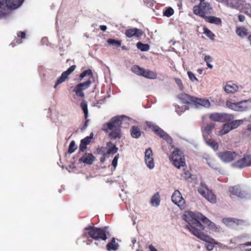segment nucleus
<instances>
[{"instance_id": "obj_25", "label": "nucleus", "mask_w": 251, "mask_h": 251, "mask_svg": "<svg viewBox=\"0 0 251 251\" xmlns=\"http://www.w3.org/2000/svg\"><path fill=\"white\" fill-rule=\"evenodd\" d=\"M142 76L148 79H155L157 77V74L152 71L144 69Z\"/></svg>"}, {"instance_id": "obj_56", "label": "nucleus", "mask_w": 251, "mask_h": 251, "mask_svg": "<svg viewBox=\"0 0 251 251\" xmlns=\"http://www.w3.org/2000/svg\"><path fill=\"white\" fill-rule=\"evenodd\" d=\"M87 145H84L81 142L80 146H79V150L81 151H84L85 149H86Z\"/></svg>"}, {"instance_id": "obj_61", "label": "nucleus", "mask_w": 251, "mask_h": 251, "mask_svg": "<svg viewBox=\"0 0 251 251\" xmlns=\"http://www.w3.org/2000/svg\"><path fill=\"white\" fill-rule=\"evenodd\" d=\"M190 176V173L188 172H187L185 173L184 174V176H182L185 178H187L189 177Z\"/></svg>"}, {"instance_id": "obj_18", "label": "nucleus", "mask_w": 251, "mask_h": 251, "mask_svg": "<svg viewBox=\"0 0 251 251\" xmlns=\"http://www.w3.org/2000/svg\"><path fill=\"white\" fill-rule=\"evenodd\" d=\"M202 224L204 225V228L207 226L209 228L213 231H217L219 230V227L215 225V224L211 222L209 219L205 217H203L202 221Z\"/></svg>"}, {"instance_id": "obj_14", "label": "nucleus", "mask_w": 251, "mask_h": 251, "mask_svg": "<svg viewBox=\"0 0 251 251\" xmlns=\"http://www.w3.org/2000/svg\"><path fill=\"white\" fill-rule=\"evenodd\" d=\"M145 162L149 169H152L154 167L153 154L151 148H148L145 152Z\"/></svg>"}, {"instance_id": "obj_16", "label": "nucleus", "mask_w": 251, "mask_h": 251, "mask_svg": "<svg viewBox=\"0 0 251 251\" xmlns=\"http://www.w3.org/2000/svg\"><path fill=\"white\" fill-rule=\"evenodd\" d=\"M178 98L181 102L184 104H193L195 97L185 94L181 93L178 96Z\"/></svg>"}, {"instance_id": "obj_7", "label": "nucleus", "mask_w": 251, "mask_h": 251, "mask_svg": "<svg viewBox=\"0 0 251 251\" xmlns=\"http://www.w3.org/2000/svg\"><path fill=\"white\" fill-rule=\"evenodd\" d=\"M146 124L149 128L154 131L160 137L165 140L167 143L170 145L172 144L173 141L171 137L162 129L151 122H147Z\"/></svg>"}, {"instance_id": "obj_5", "label": "nucleus", "mask_w": 251, "mask_h": 251, "mask_svg": "<svg viewBox=\"0 0 251 251\" xmlns=\"http://www.w3.org/2000/svg\"><path fill=\"white\" fill-rule=\"evenodd\" d=\"M170 159L174 165L177 168L184 167L185 165V158L181 151L176 149L172 153Z\"/></svg>"}, {"instance_id": "obj_64", "label": "nucleus", "mask_w": 251, "mask_h": 251, "mask_svg": "<svg viewBox=\"0 0 251 251\" xmlns=\"http://www.w3.org/2000/svg\"><path fill=\"white\" fill-rule=\"evenodd\" d=\"M241 251H251V249H247L245 250H243L242 249H240Z\"/></svg>"}, {"instance_id": "obj_17", "label": "nucleus", "mask_w": 251, "mask_h": 251, "mask_svg": "<svg viewBox=\"0 0 251 251\" xmlns=\"http://www.w3.org/2000/svg\"><path fill=\"white\" fill-rule=\"evenodd\" d=\"M193 104L197 108H199L201 106L204 107H209L210 105V103L208 100L198 99L196 97H195Z\"/></svg>"}, {"instance_id": "obj_22", "label": "nucleus", "mask_w": 251, "mask_h": 251, "mask_svg": "<svg viewBox=\"0 0 251 251\" xmlns=\"http://www.w3.org/2000/svg\"><path fill=\"white\" fill-rule=\"evenodd\" d=\"M6 5L11 9L19 7L23 2V0H5Z\"/></svg>"}, {"instance_id": "obj_11", "label": "nucleus", "mask_w": 251, "mask_h": 251, "mask_svg": "<svg viewBox=\"0 0 251 251\" xmlns=\"http://www.w3.org/2000/svg\"><path fill=\"white\" fill-rule=\"evenodd\" d=\"M172 201L181 209L185 207V202L178 190H175L172 196Z\"/></svg>"}, {"instance_id": "obj_19", "label": "nucleus", "mask_w": 251, "mask_h": 251, "mask_svg": "<svg viewBox=\"0 0 251 251\" xmlns=\"http://www.w3.org/2000/svg\"><path fill=\"white\" fill-rule=\"evenodd\" d=\"M126 35L129 38H131L133 36L139 37L143 35V32L141 30L139 29L131 28L126 30Z\"/></svg>"}, {"instance_id": "obj_34", "label": "nucleus", "mask_w": 251, "mask_h": 251, "mask_svg": "<svg viewBox=\"0 0 251 251\" xmlns=\"http://www.w3.org/2000/svg\"><path fill=\"white\" fill-rule=\"evenodd\" d=\"M5 5V0H0V18L4 17L6 15Z\"/></svg>"}, {"instance_id": "obj_15", "label": "nucleus", "mask_w": 251, "mask_h": 251, "mask_svg": "<svg viewBox=\"0 0 251 251\" xmlns=\"http://www.w3.org/2000/svg\"><path fill=\"white\" fill-rule=\"evenodd\" d=\"M76 66L72 65L68 70L62 73L60 77H59L56 80V83L54 86V88H56V87L60 84L64 82L68 77V75H70L75 69Z\"/></svg>"}, {"instance_id": "obj_28", "label": "nucleus", "mask_w": 251, "mask_h": 251, "mask_svg": "<svg viewBox=\"0 0 251 251\" xmlns=\"http://www.w3.org/2000/svg\"><path fill=\"white\" fill-rule=\"evenodd\" d=\"M204 19L206 21L211 24H215L216 25H220L222 23L221 20L217 17L214 16H205Z\"/></svg>"}, {"instance_id": "obj_62", "label": "nucleus", "mask_w": 251, "mask_h": 251, "mask_svg": "<svg viewBox=\"0 0 251 251\" xmlns=\"http://www.w3.org/2000/svg\"><path fill=\"white\" fill-rule=\"evenodd\" d=\"M100 29L102 31H105L106 30V29H107V27L105 25H101L100 26Z\"/></svg>"}, {"instance_id": "obj_48", "label": "nucleus", "mask_w": 251, "mask_h": 251, "mask_svg": "<svg viewBox=\"0 0 251 251\" xmlns=\"http://www.w3.org/2000/svg\"><path fill=\"white\" fill-rule=\"evenodd\" d=\"M204 33L210 39H213L215 35L208 29L204 28Z\"/></svg>"}, {"instance_id": "obj_50", "label": "nucleus", "mask_w": 251, "mask_h": 251, "mask_svg": "<svg viewBox=\"0 0 251 251\" xmlns=\"http://www.w3.org/2000/svg\"><path fill=\"white\" fill-rule=\"evenodd\" d=\"M163 13L164 15H165L166 17H169L174 14V10L172 8L170 7L167 8L164 12Z\"/></svg>"}, {"instance_id": "obj_51", "label": "nucleus", "mask_w": 251, "mask_h": 251, "mask_svg": "<svg viewBox=\"0 0 251 251\" xmlns=\"http://www.w3.org/2000/svg\"><path fill=\"white\" fill-rule=\"evenodd\" d=\"M244 159L247 166H249L251 165V155L245 156Z\"/></svg>"}, {"instance_id": "obj_6", "label": "nucleus", "mask_w": 251, "mask_h": 251, "mask_svg": "<svg viewBox=\"0 0 251 251\" xmlns=\"http://www.w3.org/2000/svg\"><path fill=\"white\" fill-rule=\"evenodd\" d=\"M212 7L209 3H201L193 7V12L195 14L204 18L206 14L211 13Z\"/></svg>"}, {"instance_id": "obj_38", "label": "nucleus", "mask_w": 251, "mask_h": 251, "mask_svg": "<svg viewBox=\"0 0 251 251\" xmlns=\"http://www.w3.org/2000/svg\"><path fill=\"white\" fill-rule=\"evenodd\" d=\"M91 84V81L89 79L84 82L79 83L76 85L83 91L88 88L90 86Z\"/></svg>"}, {"instance_id": "obj_40", "label": "nucleus", "mask_w": 251, "mask_h": 251, "mask_svg": "<svg viewBox=\"0 0 251 251\" xmlns=\"http://www.w3.org/2000/svg\"><path fill=\"white\" fill-rule=\"evenodd\" d=\"M209 189L207 187L203 184H201L199 187L198 191L199 192L203 197L205 195V194L208 192Z\"/></svg>"}, {"instance_id": "obj_63", "label": "nucleus", "mask_w": 251, "mask_h": 251, "mask_svg": "<svg viewBox=\"0 0 251 251\" xmlns=\"http://www.w3.org/2000/svg\"><path fill=\"white\" fill-rule=\"evenodd\" d=\"M206 62V64L207 65V66L208 67V68H210V69H212L213 68V65L210 64V62Z\"/></svg>"}, {"instance_id": "obj_41", "label": "nucleus", "mask_w": 251, "mask_h": 251, "mask_svg": "<svg viewBox=\"0 0 251 251\" xmlns=\"http://www.w3.org/2000/svg\"><path fill=\"white\" fill-rule=\"evenodd\" d=\"M206 143L214 151H217L218 149L219 146L218 143L212 140L206 141Z\"/></svg>"}, {"instance_id": "obj_52", "label": "nucleus", "mask_w": 251, "mask_h": 251, "mask_svg": "<svg viewBox=\"0 0 251 251\" xmlns=\"http://www.w3.org/2000/svg\"><path fill=\"white\" fill-rule=\"evenodd\" d=\"M118 159H119V155L117 154L114 157L113 160H112V165L114 167V168H116V167L117 166Z\"/></svg>"}, {"instance_id": "obj_10", "label": "nucleus", "mask_w": 251, "mask_h": 251, "mask_svg": "<svg viewBox=\"0 0 251 251\" xmlns=\"http://www.w3.org/2000/svg\"><path fill=\"white\" fill-rule=\"evenodd\" d=\"M223 89L226 94H233L240 92L242 87L234 83L232 81H228L224 85Z\"/></svg>"}, {"instance_id": "obj_24", "label": "nucleus", "mask_w": 251, "mask_h": 251, "mask_svg": "<svg viewBox=\"0 0 251 251\" xmlns=\"http://www.w3.org/2000/svg\"><path fill=\"white\" fill-rule=\"evenodd\" d=\"M229 191L231 194L237 197L242 198L245 196L244 192L241 191V188L239 186H235L230 187Z\"/></svg>"}, {"instance_id": "obj_12", "label": "nucleus", "mask_w": 251, "mask_h": 251, "mask_svg": "<svg viewBox=\"0 0 251 251\" xmlns=\"http://www.w3.org/2000/svg\"><path fill=\"white\" fill-rule=\"evenodd\" d=\"M243 0H226L227 5L231 8L243 10L244 8H248L250 7L249 4L244 3Z\"/></svg>"}, {"instance_id": "obj_45", "label": "nucleus", "mask_w": 251, "mask_h": 251, "mask_svg": "<svg viewBox=\"0 0 251 251\" xmlns=\"http://www.w3.org/2000/svg\"><path fill=\"white\" fill-rule=\"evenodd\" d=\"M77 149V147L75 145V142L74 141H72L70 144L69 149H68V153H73Z\"/></svg>"}, {"instance_id": "obj_27", "label": "nucleus", "mask_w": 251, "mask_h": 251, "mask_svg": "<svg viewBox=\"0 0 251 251\" xmlns=\"http://www.w3.org/2000/svg\"><path fill=\"white\" fill-rule=\"evenodd\" d=\"M160 201L159 195L156 193L151 197L150 202L152 206L157 207L160 204Z\"/></svg>"}, {"instance_id": "obj_9", "label": "nucleus", "mask_w": 251, "mask_h": 251, "mask_svg": "<svg viewBox=\"0 0 251 251\" xmlns=\"http://www.w3.org/2000/svg\"><path fill=\"white\" fill-rule=\"evenodd\" d=\"M209 118L215 122H225L233 119V116L225 113H213L210 114Z\"/></svg>"}, {"instance_id": "obj_13", "label": "nucleus", "mask_w": 251, "mask_h": 251, "mask_svg": "<svg viewBox=\"0 0 251 251\" xmlns=\"http://www.w3.org/2000/svg\"><path fill=\"white\" fill-rule=\"evenodd\" d=\"M218 156L224 162H229L233 160L237 156L234 151H226L217 153Z\"/></svg>"}, {"instance_id": "obj_47", "label": "nucleus", "mask_w": 251, "mask_h": 251, "mask_svg": "<svg viewBox=\"0 0 251 251\" xmlns=\"http://www.w3.org/2000/svg\"><path fill=\"white\" fill-rule=\"evenodd\" d=\"M107 43L109 44L119 47L121 45V42L120 41L112 39H109L107 41Z\"/></svg>"}, {"instance_id": "obj_30", "label": "nucleus", "mask_w": 251, "mask_h": 251, "mask_svg": "<svg viewBox=\"0 0 251 251\" xmlns=\"http://www.w3.org/2000/svg\"><path fill=\"white\" fill-rule=\"evenodd\" d=\"M214 127V125H207L201 127V130L203 135L210 134Z\"/></svg>"}, {"instance_id": "obj_23", "label": "nucleus", "mask_w": 251, "mask_h": 251, "mask_svg": "<svg viewBox=\"0 0 251 251\" xmlns=\"http://www.w3.org/2000/svg\"><path fill=\"white\" fill-rule=\"evenodd\" d=\"M95 158L92 153H85L79 161L85 164L91 165L95 161Z\"/></svg>"}, {"instance_id": "obj_36", "label": "nucleus", "mask_w": 251, "mask_h": 251, "mask_svg": "<svg viewBox=\"0 0 251 251\" xmlns=\"http://www.w3.org/2000/svg\"><path fill=\"white\" fill-rule=\"evenodd\" d=\"M243 123V120H237L232 121L231 122L228 123L229 125H230V127H231V130L237 128L240 125H242Z\"/></svg>"}, {"instance_id": "obj_53", "label": "nucleus", "mask_w": 251, "mask_h": 251, "mask_svg": "<svg viewBox=\"0 0 251 251\" xmlns=\"http://www.w3.org/2000/svg\"><path fill=\"white\" fill-rule=\"evenodd\" d=\"M91 138L89 137H87L81 140V142L84 144V145H87L89 144L91 141Z\"/></svg>"}, {"instance_id": "obj_49", "label": "nucleus", "mask_w": 251, "mask_h": 251, "mask_svg": "<svg viewBox=\"0 0 251 251\" xmlns=\"http://www.w3.org/2000/svg\"><path fill=\"white\" fill-rule=\"evenodd\" d=\"M86 75H92V72L91 70H87L83 71L82 73L80 75V77L81 78H83L84 77H85Z\"/></svg>"}, {"instance_id": "obj_58", "label": "nucleus", "mask_w": 251, "mask_h": 251, "mask_svg": "<svg viewBox=\"0 0 251 251\" xmlns=\"http://www.w3.org/2000/svg\"><path fill=\"white\" fill-rule=\"evenodd\" d=\"M243 246H251V241L248 242L244 244H241L239 245V247L240 249H241Z\"/></svg>"}, {"instance_id": "obj_2", "label": "nucleus", "mask_w": 251, "mask_h": 251, "mask_svg": "<svg viewBox=\"0 0 251 251\" xmlns=\"http://www.w3.org/2000/svg\"><path fill=\"white\" fill-rule=\"evenodd\" d=\"M129 118L125 116H117L112 118L104 126V130L109 132L111 139L120 138L121 137V126L123 121Z\"/></svg>"}, {"instance_id": "obj_8", "label": "nucleus", "mask_w": 251, "mask_h": 251, "mask_svg": "<svg viewBox=\"0 0 251 251\" xmlns=\"http://www.w3.org/2000/svg\"><path fill=\"white\" fill-rule=\"evenodd\" d=\"M196 237L206 242L205 246L208 251H217V249L214 245L215 244H217V243L214 239L204 234L202 232L196 236Z\"/></svg>"}, {"instance_id": "obj_54", "label": "nucleus", "mask_w": 251, "mask_h": 251, "mask_svg": "<svg viewBox=\"0 0 251 251\" xmlns=\"http://www.w3.org/2000/svg\"><path fill=\"white\" fill-rule=\"evenodd\" d=\"M175 80L177 86L179 87V88L181 89H182L183 86H182V83L181 80L178 78H175Z\"/></svg>"}, {"instance_id": "obj_59", "label": "nucleus", "mask_w": 251, "mask_h": 251, "mask_svg": "<svg viewBox=\"0 0 251 251\" xmlns=\"http://www.w3.org/2000/svg\"><path fill=\"white\" fill-rule=\"evenodd\" d=\"M238 19L240 22H243L245 20V17L243 15H239Z\"/></svg>"}, {"instance_id": "obj_32", "label": "nucleus", "mask_w": 251, "mask_h": 251, "mask_svg": "<svg viewBox=\"0 0 251 251\" xmlns=\"http://www.w3.org/2000/svg\"><path fill=\"white\" fill-rule=\"evenodd\" d=\"M119 245L116 243L115 238H113L111 242L107 244L106 249L108 251H115L118 248Z\"/></svg>"}, {"instance_id": "obj_20", "label": "nucleus", "mask_w": 251, "mask_h": 251, "mask_svg": "<svg viewBox=\"0 0 251 251\" xmlns=\"http://www.w3.org/2000/svg\"><path fill=\"white\" fill-rule=\"evenodd\" d=\"M223 222L227 226L233 227L235 225L241 224L242 221L234 218H227L223 219Z\"/></svg>"}, {"instance_id": "obj_3", "label": "nucleus", "mask_w": 251, "mask_h": 251, "mask_svg": "<svg viewBox=\"0 0 251 251\" xmlns=\"http://www.w3.org/2000/svg\"><path fill=\"white\" fill-rule=\"evenodd\" d=\"M226 107L235 111L245 112L251 109V99L235 102L232 100L226 101Z\"/></svg>"}, {"instance_id": "obj_4", "label": "nucleus", "mask_w": 251, "mask_h": 251, "mask_svg": "<svg viewBox=\"0 0 251 251\" xmlns=\"http://www.w3.org/2000/svg\"><path fill=\"white\" fill-rule=\"evenodd\" d=\"M105 229L106 227L100 228L90 226L85 227V235H88L90 237L96 240L100 239L105 240L107 239Z\"/></svg>"}, {"instance_id": "obj_33", "label": "nucleus", "mask_w": 251, "mask_h": 251, "mask_svg": "<svg viewBox=\"0 0 251 251\" xmlns=\"http://www.w3.org/2000/svg\"><path fill=\"white\" fill-rule=\"evenodd\" d=\"M232 166L235 168L239 169H242L247 167L245 163L244 157L234 162L232 164Z\"/></svg>"}, {"instance_id": "obj_1", "label": "nucleus", "mask_w": 251, "mask_h": 251, "mask_svg": "<svg viewBox=\"0 0 251 251\" xmlns=\"http://www.w3.org/2000/svg\"><path fill=\"white\" fill-rule=\"evenodd\" d=\"M204 216L199 212L186 211L182 216L183 219L187 223L186 228L196 236L204 230L202 221Z\"/></svg>"}, {"instance_id": "obj_21", "label": "nucleus", "mask_w": 251, "mask_h": 251, "mask_svg": "<svg viewBox=\"0 0 251 251\" xmlns=\"http://www.w3.org/2000/svg\"><path fill=\"white\" fill-rule=\"evenodd\" d=\"M204 159L205 160L207 164L211 169L215 170L219 169V164L213 158L207 156L206 157H204Z\"/></svg>"}, {"instance_id": "obj_42", "label": "nucleus", "mask_w": 251, "mask_h": 251, "mask_svg": "<svg viewBox=\"0 0 251 251\" xmlns=\"http://www.w3.org/2000/svg\"><path fill=\"white\" fill-rule=\"evenodd\" d=\"M137 48L142 51H148L150 49V46L148 44H143L139 42L137 44Z\"/></svg>"}, {"instance_id": "obj_31", "label": "nucleus", "mask_w": 251, "mask_h": 251, "mask_svg": "<svg viewBox=\"0 0 251 251\" xmlns=\"http://www.w3.org/2000/svg\"><path fill=\"white\" fill-rule=\"evenodd\" d=\"M203 197L211 203H215L216 201L215 196L209 190Z\"/></svg>"}, {"instance_id": "obj_37", "label": "nucleus", "mask_w": 251, "mask_h": 251, "mask_svg": "<svg viewBox=\"0 0 251 251\" xmlns=\"http://www.w3.org/2000/svg\"><path fill=\"white\" fill-rule=\"evenodd\" d=\"M131 135L133 138H139L141 135V132L139 129L136 126H133L131 131Z\"/></svg>"}, {"instance_id": "obj_35", "label": "nucleus", "mask_w": 251, "mask_h": 251, "mask_svg": "<svg viewBox=\"0 0 251 251\" xmlns=\"http://www.w3.org/2000/svg\"><path fill=\"white\" fill-rule=\"evenodd\" d=\"M231 130V127H230V125L228 124H225L222 129L219 131V135L222 136L226 134H227L228 132H229Z\"/></svg>"}, {"instance_id": "obj_57", "label": "nucleus", "mask_w": 251, "mask_h": 251, "mask_svg": "<svg viewBox=\"0 0 251 251\" xmlns=\"http://www.w3.org/2000/svg\"><path fill=\"white\" fill-rule=\"evenodd\" d=\"M204 60L205 62H211L212 58L210 56L208 55H205L204 57Z\"/></svg>"}, {"instance_id": "obj_39", "label": "nucleus", "mask_w": 251, "mask_h": 251, "mask_svg": "<svg viewBox=\"0 0 251 251\" xmlns=\"http://www.w3.org/2000/svg\"><path fill=\"white\" fill-rule=\"evenodd\" d=\"M131 70L134 74L142 76L144 69L138 66H134L131 68Z\"/></svg>"}, {"instance_id": "obj_60", "label": "nucleus", "mask_w": 251, "mask_h": 251, "mask_svg": "<svg viewBox=\"0 0 251 251\" xmlns=\"http://www.w3.org/2000/svg\"><path fill=\"white\" fill-rule=\"evenodd\" d=\"M150 251H157L156 249L152 245H150L149 246Z\"/></svg>"}, {"instance_id": "obj_29", "label": "nucleus", "mask_w": 251, "mask_h": 251, "mask_svg": "<svg viewBox=\"0 0 251 251\" xmlns=\"http://www.w3.org/2000/svg\"><path fill=\"white\" fill-rule=\"evenodd\" d=\"M107 153L108 154H114L116 153L118 149L113 145L111 142H108L107 144Z\"/></svg>"}, {"instance_id": "obj_46", "label": "nucleus", "mask_w": 251, "mask_h": 251, "mask_svg": "<svg viewBox=\"0 0 251 251\" xmlns=\"http://www.w3.org/2000/svg\"><path fill=\"white\" fill-rule=\"evenodd\" d=\"M187 74L189 77V78L192 81V82H198L199 80L198 78L195 76V74H193L191 71H188L187 72Z\"/></svg>"}, {"instance_id": "obj_55", "label": "nucleus", "mask_w": 251, "mask_h": 251, "mask_svg": "<svg viewBox=\"0 0 251 251\" xmlns=\"http://www.w3.org/2000/svg\"><path fill=\"white\" fill-rule=\"evenodd\" d=\"M186 107H185L184 108H182V110L180 112L179 111V109H180V107L179 106H178L176 108V112L178 113V115H181V113L182 112H183L184 111H185L186 110Z\"/></svg>"}, {"instance_id": "obj_44", "label": "nucleus", "mask_w": 251, "mask_h": 251, "mask_svg": "<svg viewBox=\"0 0 251 251\" xmlns=\"http://www.w3.org/2000/svg\"><path fill=\"white\" fill-rule=\"evenodd\" d=\"M80 106L84 113L85 118H86L88 114L87 102L85 101H82Z\"/></svg>"}, {"instance_id": "obj_26", "label": "nucleus", "mask_w": 251, "mask_h": 251, "mask_svg": "<svg viewBox=\"0 0 251 251\" xmlns=\"http://www.w3.org/2000/svg\"><path fill=\"white\" fill-rule=\"evenodd\" d=\"M236 33L240 37L244 38L248 35V29L243 26L237 27L236 29Z\"/></svg>"}, {"instance_id": "obj_43", "label": "nucleus", "mask_w": 251, "mask_h": 251, "mask_svg": "<svg viewBox=\"0 0 251 251\" xmlns=\"http://www.w3.org/2000/svg\"><path fill=\"white\" fill-rule=\"evenodd\" d=\"M73 91L75 92V95L77 97L83 98L84 97V93L81 88L78 87L77 85H76Z\"/></svg>"}]
</instances>
